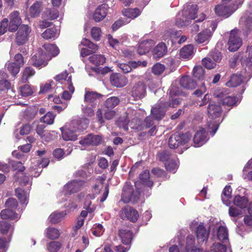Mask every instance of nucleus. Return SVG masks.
Listing matches in <instances>:
<instances>
[{
  "label": "nucleus",
  "mask_w": 252,
  "mask_h": 252,
  "mask_svg": "<svg viewBox=\"0 0 252 252\" xmlns=\"http://www.w3.org/2000/svg\"><path fill=\"white\" fill-rule=\"evenodd\" d=\"M191 137L190 134L189 132L185 133L176 132L172 134L168 140L169 147L171 149H176L180 146L187 143L190 140Z\"/></svg>",
  "instance_id": "nucleus-1"
},
{
  "label": "nucleus",
  "mask_w": 252,
  "mask_h": 252,
  "mask_svg": "<svg viewBox=\"0 0 252 252\" xmlns=\"http://www.w3.org/2000/svg\"><path fill=\"white\" fill-rule=\"evenodd\" d=\"M31 28L27 25L21 26L15 35V42L17 45H23L29 40Z\"/></svg>",
  "instance_id": "nucleus-2"
},
{
  "label": "nucleus",
  "mask_w": 252,
  "mask_h": 252,
  "mask_svg": "<svg viewBox=\"0 0 252 252\" xmlns=\"http://www.w3.org/2000/svg\"><path fill=\"white\" fill-rule=\"evenodd\" d=\"M237 8V5L234 3L227 5L223 3L215 6V12L218 16L227 18L232 15Z\"/></svg>",
  "instance_id": "nucleus-3"
},
{
  "label": "nucleus",
  "mask_w": 252,
  "mask_h": 252,
  "mask_svg": "<svg viewBox=\"0 0 252 252\" xmlns=\"http://www.w3.org/2000/svg\"><path fill=\"white\" fill-rule=\"evenodd\" d=\"M48 60L46 53H43L42 50L40 49L31 58L30 63L32 66L40 69L48 64Z\"/></svg>",
  "instance_id": "nucleus-4"
},
{
  "label": "nucleus",
  "mask_w": 252,
  "mask_h": 252,
  "mask_svg": "<svg viewBox=\"0 0 252 252\" xmlns=\"http://www.w3.org/2000/svg\"><path fill=\"white\" fill-rule=\"evenodd\" d=\"M140 197V194L134 193V189L131 185L126 184L123 189V193L122 194L121 200L125 203H127L129 202L133 203L137 202Z\"/></svg>",
  "instance_id": "nucleus-5"
},
{
  "label": "nucleus",
  "mask_w": 252,
  "mask_h": 252,
  "mask_svg": "<svg viewBox=\"0 0 252 252\" xmlns=\"http://www.w3.org/2000/svg\"><path fill=\"white\" fill-rule=\"evenodd\" d=\"M130 93L134 100L142 99L147 94L146 84L143 81L135 83L132 88Z\"/></svg>",
  "instance_id": "nucleus-6"
},
{
  "label": "nucleus",
  "mask_w": 252,
  "mask_h": 252,
  "mask_svg": "<svg viewBox=\"0 0 252 252\" xmlns=\"http://www.w3.org/2000/svg\"><path fill=\"white\" fill-rule=\"evenodd\" d=\"M215 96L220 99L223 105L232 106L236 104V97L228 95L224 90H220L214 94Z\"/></svg>",
  "instance_id": "nucleus-7"
},
{
  "label": "nucleus",
  "mask_w": 252,
  "mask_h": 252,
  "mask_svg": "<svg viewBox=\"0 0 252 252\" xmlns=\"http://www.w3.org/2000/svg\"><path fill=\"white\" fill-rule=\"evenodd\" d=\"M120 217L123 220H128L131 222H135L139 218V214L136 209L127 206L122 209L120 212Z\"/></svg>",
  "instance_id": "nucleus-8"
},
{
  "label": "nucleus",
  "mask_w": 252,
  "mask_h": 252,
  "mask_svg": "<svg viewBox=\"0 0 252 252\" xmlns=\"http://www.w3.org/2000/svg\"><path fill=\"white\" fill-rule=\"evenodd\" d=\"M242 45V39L235 30L231 31L228 41V50L231 52L237 51Z\"/></svg>",
  "instance_id": "nucleus-9"
},
{
  "label": "nucleus",
  "mask_w": 252,
  "mask_h": 252,
  "mask_svg": "<svg viewBox=\"0 0 252 252\" xmlns=\"http://www.w3.org/2000/svg\"><path fill=\"white\" fill-rule=\"evenodd\" d=\"M85 184L82 180H73L66 184L63 187L66 193L70 194L78 192L82 187Z\"/></svg>",
  "instance_id": "nucleus-10"
},
{
  "label": "nucleus",
  "mask_w": 252,
  "mask_h": 252,
  "mask_svg": "<svg viewBox=\"0 0 252 252\" xmlns=\"http://www.w3.org/2000/svg\"><path fill=\"white\" fill-rule=\"evenodd\" d=\"M10 22L9 24L8 30L10 32H13L19 28V27L21 23V19L19 16V12L15 11L9 15Z\"/></svg>",
  "instance_id": "nucleus-11"
},
{
  "label": "nucleus",
  "mask_w": 252,
  "mask_h": 252,
  "mask_svg": "<svg viewBox=\"0 0 252 252\" xmlns=\"http://www.w3.org/2000/svg\"><path fill=\"white\" fill-rule=\"evenodd\" d=\"M208 117L212 119L219 117L222 112L221 107L220 105L215 102H210L207 107Z\"/></svg>",
  "instance_id": "nucleus-12"
},
{
  "label": "nucleus",
  "mask_w": 252,
  "mask_h": 252,
  "mask_svg": "<svg viewBox=\"0 0 252 252\" xmlns=\"http://www.w3.org/2000/svg\"><path fill=\"white\" fill-rule=\"evenodd\" d=\"M110 79L111 84L117 87H123L128 82L127 78L125 76L119 73L112 74Z\"/></svg>",
  "instance_id": "nucleus-13"
},
{
  "label": "nucleus",
  "mask_w": 252,
  "mask_h": 252,
  "mask_svg": "<svg viewBox=\"0 0 252 252\" xmlns=\"http://www.w3.org/2000/svg\"><path fill=\"white\" fill-rule=\"evenodd\" d=\"M163 103H160L158 105L153 107L151 110V115L157 121L161 120L165 116L167 108L162 105Z\"/></svg>",
  "instance_id": "nucleus-14"
},
{
  "label": "nucleus",
  "mask_w": 252,
  "mask_h": 252,
  "mask_svg": "<svg viewBox=\"0 0 252 252\" xmlns=\"http://www.w3.org/2000/svg\"><path fill=\"white\" fill-rule=\"evenodd\" d=\"M107 5L105 4L99 5L93 14V19L96 22L103 20L107 15Z\"/></svg>",
  "instance_id": "nucleus-15"
},
{
  "label": "nucleus",
  "mask_w": 252,
  "mask_h": 252,
  "mask_svg": "<svg viewBox=\"0 0 252 252\" xmlns=\"http://www.w3.org/2000/svg\"><path fill=\"white\" fill-rule=\"evenodd\" d=\"M207 141V133L204 129L196 131L193 137L195 147L203 145Z\"/></svg>",
  "instance_id": "nucleus-16"
},
{
  "label": "nucleus",
  "mask_w": 252,
  "mask_h": 252,
  "mask_svg": "<svg viewBox=\"0 0 252 252\" xmlns=\"http://www.w3.org/2000/svg\"><path fill=\"white\" fill-rule=\"evenodd\" d=\"M167 52V47L165 44L163 42L160 43L153 50V57L156 60H158L163 57L166 54Z\"/></svg>",
  "instance_id": "nucleus-17"
},
{
  "label": "nucleus",
  "mask_w": 252,
  "mask_h": 252,
  "mask_svg": "<svg viewBox=\"0 0 252 252\" xmlns=\"http://www.w3.org/2000/svg\"><path fill=\"white\" fill-rule=\"evenodd\" d=\"M195 233L199 243L204 242L208 240L209 232H207L203 224H199L196 229Z\"/></svg>",
  "instance_id": "nucleus-18"
},
{
  "label": "nucleus",
  "mask_w": 252,
  "mask_h": 252,
  "mask_svg": "<svg viewBox=\"0 0 252 252\" xmlns=\"http://www.w3.org/2000/svg\"><path fill=\"white\" fill-rule=\"evenodd\" d=\"M212 35V32L209 29H206L199 33L195 37V42L198 44L208 42Z\"/></svg>",
  "instance_id": "nucleus-19"
},
{
  "label": "nucleus",
  "mask_w": 252,
  "mask_h": 252,
  "mask_svg": "<svg viewBox=\"0 0 252 252\" xmlns=\"http://www.w3.org/2000/svg\"><path fill=\"white\" fill-rule=\"evenodd\" d=\"M119 236L120 237L122 242L124 245H129L131 243L133 238L132 232L128 229H120L118 233Z\"/></svg>",
  "instance_id": "nucleus-20"
},
{
  "label": "nucleus",
  "mask_w": 252,
  "mask_h": 252,
  "mask_svg": "<svg viewBox=\"0 0 252 252\" xmlns=\"http://www.w3.org/2000/svg\"><path fill=\"white\" fill-rule=\"evenodd\" d=\"M180 83L182 87L188 90L194 89L197 86L196 82L188 76H183L180 79Z\"/></svg>",
  "instance_id": "nucleus-21"
},
{
  "label": "nucleus",
  "mask_w": 252,
  "mask_h": 252,
  "mask_svg": "<svg viewBox=\"0 0 252 252\" xmlns=\"http://www.w3.org/2000/svg\"><path fill=\"white\" fill-rule=\"evenodd\" d=\"M0 216L2 220H17L19 219L18 214L15 211L10 209L2 210Z\"/></svg>",
  "instance_id": "nucleus-22"
},
{
  "label": "nucleus",
  "mask_w": 252,
  "mask_h": 252,
  "mask_svg": "<svg viewBox=\"0 0 252 252\" xmlns=\"http://www.w3.org/2000/svg\"><path fill=\"white\" fill-rule=\"evenodd\" d=\"M123 15L129 19H134L141 14L142 11L138 8H126L122 10Z\"/></svg>",
  "instance_id": "nucleus-23"
},
{
  "label": "nucleus",
  "mask_w": 252,
  "mask_h": 252,
  "mask_svg": "<svg viewBox=\"0 0 252 252\" xmlns=\"http://www.w3.org/2000/svg\"><path fill=\"white\" fill-rule=\"evenodd\" d=\"M153 46L152 40L143 41L139 43L137 52L140 55H144L149 52Z\"/></svg>",
  "instance_id": "nucleus-24"
},
{
  "label": "nucleus",
  "mask_w": 252,
  "mask_h": 252,
  "mask_svg": "<svg viewBox=\"0 0 252 252\" xmlns=\"http://www.w3.org/2000/svg\"><path fill=\"white\" fill-rule=\"evenodd\" d=\"M244 80V77L240 73L233 74L226 85L228 87H235L240 85Z\"/></svg>",
  "instance_id": "nucleus-25"
},
{
  "label": "nucleus",
  "mask_w": 252,
  "mask_h": 252,
  "mask_svg": "<svg viewBox=\"0 0 252 252\" xmlns=\"http://www.w3.org/2000/svg\"><path fill=\"white\" fill-rule=\"evenodd\" d=\"M193 52V47L189 44L183 47L180 50V56L181 59L189 60L191 58Z\"/></svg>",
  "instance_id": "nucleus-26"
},
{
  "label": "nucleus",
  "mask_w": 252,
  "mask_h": 252,
  "mask_svg": "<svg viewBox=\"0 0 252 252\" xmlns=\"http://www.w3.org/2000/svg\"><path fill=\"white\" fill-rule=\"evenodd\" d=\"M15 195L19 200L21 204L27 205L28 203L29 195L23 189L18 188L15 189Z\"/></svg>",
  "instance_id": "nucleus-27"
},
{
  "label": "nucleus",
  "mask_w": 252,
  "mask_h": 252,
  "mask_svg": "<svg viewBox=\"0 0 252 252\" xmlns=\"http://www.w3.org/2000/svg\"><path fill=\"white\" fill-rule=\"evenodd\" d=\"M63 139L65 141H75L77 139V136L74 131L69 128H61Z\"/></svg>",
  "instance_id": "nucleus-28"
},
{
  "label": "nucleus",
  "mask_w": 252,
  "mask_h": 252,
  "mask_svg": "<svg viewBox=\"0 0 252 252\" xmlns=\"http://www.w3.org/2000/svg\"><path fill=\"white\" fill-rule=\"evenodd\" d=\"M102 96V94L94 92H87L85 94V101L89 103L96 104L99 99Z\"/></svg>",
  "instance_id": "nucleus-29"
},
{
  "label": "nucleus",
  "mask_w": 252,
  "mask_h": 252,
  "mask_svg": "<svg viewBox=\"0 0 252 252\" xmlns=\"http://www.w3.org/2000/svg\"><path fill=\"white\" fill-rule=\"evenodd\" d=\"M43 47L46 51L47 53H45L46 54H47L50 56L49 59L53 57L57 56L60 52L59 49L55 44H45L43 45Z\"/></svg>",
  "instance_id": "nucleus-30"
},
{
  "label": "nucleus",
  "mask_w": 252,
  "mask_h": 252,
  "mask_svg": "<svg viewBox=\"0 0 252 252\" xmlns=\"http://www.w3.org/2000/svg\"><path fill=\"white\" fill-rule=\"evenodd\" d=\"M35 73L33 68L30 66L26 67L23 71L22 76L21 78V81L22 83L29 82L30 78L33 76Z\"/></svg>",
  "instance_id": "nucleus-31"
},
{
  "label": "nucleus",
  "mask_w": 252,
  "mask_h": 252,
  "mask_svg": "<svg viewBox=\"0 0 252 252\" xmlns=\"http://www.w3.org/2000/svg\"><path fill=\"white\" fill-rule=\"evenodd\" d=\"M233 203L235 205L239 207L240 209H244L247 207L249 200L245 196L236 195L233 199Z\"/></svg>",
  "instance_id": "nucleus-32"
},
{
  "label": "nucleus",
  "mask_w": 252,
  "mask_h": 252,
  "mask_svg": "<svg viewBox=\"0 0 252 252\" xmlns=\"http://www.w3.org/2000/svg\"><path fill=\"white\" fill-rule=\"evenodd\" d=\"M231 192L232 189L230 186H226L223 189L221 195V199L223 203L226 206L230 205L229 199L231 197Z\"/></svg>",
  "instance_id": "nucleus-33"
},
{
  "label": "nucleus",
  "mask_w": 252,
  "mask_h": 252,
  "mask_svg": "<svg viewBox=\"0 0 252 252\" xmlns=\"http://www.w3.org/2000/svg\"><path fill=\"white\" fill-rule=\"evenodd\" d=\"M139 179L143 184L149 187H152L153 186V182L149 180L150 173L148 170H145L140 174Z\"/></svg>",
  "instance_id": "nucleus-34"
},
{
  "label": "nucleus",
  "mask_w": 252,
  "mask_h": 252,
  "mask_svg": "<svg viewBox=\"0 0 252 252\" xmlns=\"http://www.w3.org/2000/svg\"><path fill=\"white\" fill-rule=\"evenodd\" d=\"M41 36L46 40L54 39L57 36V30L55 27L47 29L41 34Z\"/></svg>",
  "instance_id": "nucleus-35"
},
{
  "label": "nucleus",
  "mask_w": 252,
  "mask_h": 252,
  "mask_svg": "<svg viewBox=\"0 0 252 252\" xmlns=\"http://www.w3.org/2000/svg\"><path fill=\"white\" fill-rule=\"evenodd\" d=\"M89 60L90 63L96 66L102 65L105 62V58L102 55H93L89 57Z\"/></svg>",
  "instance_id": "nucleus-36"
},
{
  "label": "nucleus",
  "mask_w": 252,
  "mask_h": 252,
  "mask_svg": "<svg viewBox=\"0 0 252 252\" xmlns=\"http://www.w3.org/2000/svg\"><path fill=\"white\" fill-rule=\"evenodd\" d=\"M59 17V11L55 8H47L44 14V17L47 20H53L57 19Z\"/></svg>",
  "instance_id": "nucleus-37"
},
{
  "label": "nucleus",
  "mask_w": 252,
  "mask_h": 252,
  "mask_svg": "<svg viewBox=\"0 0 252 252\" xmlns=\"http://www.w3.org/2000/svg\"><path fill=\"white\" fill-rule=\"evenodd\" d=\"M171 156L170 152L167 150L160 151L157 154L158 159L164 163H167L171 160Z\"/></svg>",
  "instance_id": "nucleus-38"
},
{
  "label": "nucleus",
  "mask_w": 252,
  "mask_h": 252,
  "mask_svg": "<svg viewBox=\"0 0 252 252\" xmlns=\"http://www.w3.org/2000/svg\"><path fill=\"white\" fill-rule=\"evenodd\" d=\"M217 237L220 241L222 242L228 240V231L225 227L223 226L219 227L217 232Z\"/></svg>",
  "instance_id": "nucleus-39"
},
{
  "label": "nucleus",
  "mask_w": 252,
  "mask_h": 252,
  "mask_svg": "<svg viewBox=\"0 0 252 252\" xmlns=\"http://www.w3.org/2000/svg\"><path fill=\"white\" fill-rule=\"evenodd\" d=\"M63 212H55L50 215L49 219L51 223L56 224L60 222L65 216Z\"/></svg>",
  "instance_id": "nucleus-40"
},
{
  "label": "nucleus",
  "mask_w": 252,
  "mask_h": 252,
  "mask_svg": "<svg viewBox=\"0 0 252 252\" xmlns=\"http://www.w3.org/2000/svg\"><path fill=\"white\" fill-rule=\"evenodd\" d=\"M120 99L118 97L112 96L106 99L104 105L108 109L111 110L118 105Z\"/></svg>",
  "instance_id": "nucleus-41"
},
{
  "label": "nucleus",
  "mask_w": 252,
  "mask_h": 252,
  "mask_svg": "<svg viewBox=\"0 0 252 252\" xmlns=\"http://www.w3.org/2000/svg\"><path fill=\"white\" fill-rule=\"evenodd\" d=\"M13 232L14 226L5 221H0V231L3 235L6 234L8 231Z\"/></svg>",
  "instance_id": "nucleus-42"
},
{
  "label": "nucleus",
  "mask_w": 252,
  "mask_h": 252,
  "mask_svg": "<svg viewBox=\"0 0 252 252\" xmlns=\"http://www.w3.org/2000/svg\"><path fill=\"white\" fill-rule=\"evenodd\" d=\"M205 71L203 67L199 65L194 67L193 69V76L198 80H203L204 77Z\"/></svg>",
  "instance_id": "nucleus-43"
},
{
  "label": "nucleus",
  "mask_w": 252,
  "mask_h": 252,
  "mask_svg": "<svg viewBox=\"0 0 252 252\" xmlns=\"http://www.w3.org/2000/svg\"><path fill=\"white\" fill-rule=\"evenodd\" d=\"M60 235L58 229L54 227H49L47 229L46 236L51 239L55 240L58 239Z\"/></svg>",
  "instance_id": "nucleus-44"
},
{
  "label": "nucleus",
  "mask_w": 252,
  "mask_h": 252,
  "mask_svg": "<svg viewBox=\"0 0 252 252\" xmlns=\"http://www.w3.org/2000/svg\"><path fill=\"white\" fill-rule=\"evenodd\" d=\"M41 11V4L39 2L34 3L30 8V15L32 17L37 16Z\"/></svg>",
  "instance_id": "nucleus-45"
},
{
  "label": "nucleus",
  "mask_w": 252,
  "mask_h": 252,
  "mask_svg": "<svg viewBox=\"0 0 252 252\" xmlns=\"http://www.w3.org/2000/svg\"><path fill=\"white\" fill-rule=\"evenodd\" d=\"M8 71L14 76H15L20 71V66L16 63L10 62L6 64Z\"/></svg>",
  "instance_id": "nucleus-46"
},
{
  "label": "nucleus",
  "mask_w": 252,
  "mask_h": 252,
  "mask_svg": "<svg viewBox=\"0 0 252 252\" xmlns=\"http://www.w3.org/2000/svg\"><path fill=\"white\" fill-rule=\"evenodd\" d=\"M81 44L89 48L90 51L95 53L98 49L97 45L94 44L89 39L84 38L81 41Z\"/></svg>",
  "instance_id": "nucleus-47"
},
{
  "label": "nucleus",
  "mask_w": 252,
  "mask_h": 252,
  "mask_svg": "<svg viewBox=\"0 0 252 252\" xmlns=\"http://www.w3.org/2000/svg\"><path fill=\"white\" fill-rule=\"evenodd\" d=\"M195 238L192 235H189L186 239V245L185 249L187 252H189L191 250L195 248Z\"/></svg>",
  "instance_id": "nucleus-48"
},
{
  "label": "nucleus",
  "mask_w": 252,
  "mask_h": 252,
  "mask_svg": "<svg viewBox=\"0 0 252 252\" xmlns=\"http://www.w3.org/2000/svg\"><path fill=\"white\" fill-rule=\"evenodd\" d=\"M62 244L59 241H51L47 245L50 252H57L62 247Z\"/></svg>",
  "instance_id": "nucleus-49"
},
{
  "label": "nucleus",
  "mask_w": 252,
  "mask_h": 252,
  "mask_svg": "<svg viewBox=\"0 0 252 252\" xmlns=\"http://www.w3.org/2000/svg\"><path fill=\"white\" fill-rule=\"evenodd\" d=\"M55 117L52 112H49L40 119V121L47 125H52L54 123Z\"/></svg>",
  "instance_id": "nucleus-50"
},
{
  "label": "nucleus",
  "mask_w": 252,
  "mask_h": 252,
  "mask_svg": "<svg viewBox=\"0 0 252 252\" xmlns=\"http://www.w3.org/2000/svg\"><path fill=\"white\" fill-rule=\"evenodd\" d=\"M5 206L6 209H10L15 211L18 206L17 200L14 198H9L5 202Z\"/></svg>",
  "instance_id": "nucleus-51"
},
{
  "label": "nucleus",
  "mask_w": 252,
  "mask_h": 252,
  "mask_svg": "<svg viewBox=\"0 0 252 252\" xmlns=\"http://www.w3.org/2000/svg\"><path fill=\"white\" fill-rule=\"evenodd\" d=\"M151 172L157 177L162 178L164 180L167 179V175L165 171L159 168H154L152 170Z\"/></svg>",
  "instance_id": "nucleus-52"
},
{
  "label": "nucleus",
  "mask_w": 252,
  "mask_h": 252,
  "mask_svg": "<svg viewBox=\"0 0 252 252\" xmlns=\"http://www.w3.org/2000/svg\"><path fill=\"white\" fill-rule=\"evenodd\" d=\"M10 165L12 168V170H18L19 172H23L25 170V167L21 161H11Z\"/></svg>",
  "instance_id": "nucleus-53"
},
{
  "label": "nucleus",
  "mask_w": 252,
  "mask_h": 252,
  "mask_svg": "<svg viewBox=\"0 0 252 252\" xmlns=\"http://www.w3.org/2000/svg\"><path fill=\"white\" fill-rule=\"evenodd\" d=\"M11 89V83L7 80H0V91L7 93Z\"/></svg>",
  "instance_id": "nucleus-54"
},
{
  "label": "nucleus",
  "mask_w": 252,
  "mask_h": 252,
  "mask_svg": "<svg viewBox=\"0 0 252 252\" xmlns=\"http://www.w3.org/2000/svg\"><path fill=\"white\" fill-rule=\"evenodd\" d=\"M202 64L207 69H211L216 67V63L209 58H205L202 59Z\"/></svg>",
  "instance_id": "nucleus-55"
},
{
  "label": "nucleus",
  "mask_w": 252,
  "mask_h": 252,
  "mask_svg": "<svg viewBox=\"0 0 252 252\" xmlns=\"http://www.w3.org/2000/svg\"><path fill=\"white\" fill-rule=\"evenodd\" d=\"M165 68L163 64L157 63L152 67V72L156 75H160L164 71Z\"/></svg>",
  "instance_id": "nucleus-56"
},
{
  "label": "nucleus",
  "mask_w": 252,
  "mask_h": 252,
  "mask_svg": "<svg viewBox=\"0 0 252 252\" xmlns=\"http://www.w3.org/2000/svg\"><path fill=\"white\" fill-rule=\"evenodd\" d=\"M20 92L22 96H27L32 94L33 92L30 86L25 84L20 88Z\"/></svg>",
  "instance_id": "nucleus-57"
},
{
  "label": "nucleus",
  "mask_w": 252,
  "mask_h": 252,
  "mask_svg": "<svg viewBox=\"0 0 252 252\" xmlns=\"http://www.w3.org/2000/svg\"><path fill=\"white\" fill-rule=\"evenodd\" d=\"M91 36L92 38L95 41H98L100 39L101 31L99 28L93 27L91 29Z\"/></svg>",
  "instance_id": "nucleus-58"
},
{
  "label": "nucleus",
  "mask_w": 252,
  "mask_h": 252,
  "mask_svg": "<svg viewBox=\"0 0 252 252\" xmlns=\"http://www.w3.org/2000/svg\"><path fill=\"white\" fill-rule=\"evenodd\" d=\"M90 137L91 146H98L100 145L102 141V138L100 135L91 134Z\"/></svg>",
  "instance_id": "nucleus-59"
},
{
  "label": "nucleus",
  "mask_w": 252,
  "mask_h": 252,
  "mask_svg": "<svg viewBox=\"0 0 252 252\" xmlns=\"http://www.w3.org/2000/svg\"><path fill=\"white\" fill-rule=\"evenodd\" d=\"M242 209H238L236 207L230 206L229 208V215L231 217H236L242 214Z\"/></svg>",
  "instance_id": "nucleus-60"
},
{
  "label": "nucleus",
  "mask_w": 252,
  "mask_h": 252,
  "mask_svg": "<svg viewBox=\"0 0 252 252\" xmlns=\"http://www.w3.org/2000/svg\"><path fill=\"white\" fill-rule=\"evenodd\" d=\"M52 83H53V81H50V83H46L45 84L41 85L39 94H45L49 92L52 89Z\"/></svg>",
  "instance_id": "nucleus-61"
},
{
  "label": "nucleus",
  "mask_w": 252,
  "mask_h": 252,
  "mask_svg": "<svg viewBox=\"0 0 252 252\" xmlns=\"http://www.w3.org/2000/svg\"><path fill=\"white\" fill-rule=\"evenodd\" d=\"M165 167L167 171L174 173L177 169V164L175 161L171 160L167 163H164Z\"/></svg>",
  "instance_id": "nucleus-62"
},
{
  "label": "nucleus",
  "mask_w": 252,
  "mask_h": 252,
  "mask_svg": "<svg viewBox=\"0 0 252 252\" xmlns=\"http://www.w3.org/2000/svg\"><path fill=\"white\" fill-rule=\"evenodd\" d=\"M197 10L198 9L197 8L196 5H191L187 16V18L190 19H195L196 18Z\"/></svg>",
  "instance_id": "nucleus-63"
},
{
  "label": "nucleus",
  "mask_w": 252,
  "mask_h": 252,
  "mask_svg": "<svg viewBox=\"0 0 252 252\" xmlns=\"http://www.w3.org/2000/svg\"><path fill=\"white\" fill-rule=\"evenodd\" d=\"M213 249L216 252H226V246L220 243H215L213 244Z\"/></svg>",
  "instance_id": "nucleus-64"
}]
</instances>
